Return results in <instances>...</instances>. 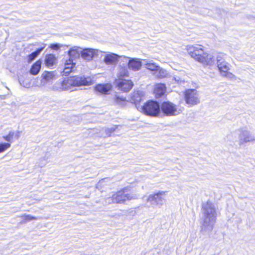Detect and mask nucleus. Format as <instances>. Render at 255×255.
<instances>
[{
    "instance_id": "f257e3e1",
    "label": "nucleus",
    "mask_w": 255,
    "mask_h": 255,
    "mask_svg": "<svg viewBox=\"0 0 255 255\" xmlns=\"http://www.w3.org/2000/svg\"><path fill=\"white\" fill-rule=\"evenodd\" d=\"M203 222L201 232L204 234L210 233L216 222L217 212L215 205L210 201L204 203L202 207Z\"/></svg>"
},
{
    "instance_id": "f03ea898",
    "label": "nucleus",
    "mask_w": 255,
    "mask_h": 255,
    "mask_svg": "<svg viewBox=\"0 0 255 255\" xmlns=\"http://www.w3.org/2000/svg\"><path fill=\"white\" fill-rule=\"evenodd\" d=\"M160 107L159 104L153 101L146 103L143 106H138L137 110L146 115L156 116L160 112Z\"/></svg>"
},
{
    "instance_id": "7ed1b4c3",
    "label": "nucleus",
    "mask_w": 255,
    "mask_h": 255,
    "mask_svg": "<svg viewBox=\"0 0 255 255\" xmlns=\"http://www.w3.org/2000/svg\"><path fill=\"white\" fill-rule=\"evenodd\" d=\"M167 192L159 191L157 192L150 194L147 199L151 206H157L160 208L166 202Z\"/></svg>"
},
{
    "instance_id": "20e7f679",
    "label": "nucleus",
    "mask_w": 255,
    "mask_h": 255,
    "mask_svg": "<svg viewBox=\"0 0 255 255\" xmlns=\"http://www.w3.org/2000/svg\"><path fill=\"white\" fill-rule=\"evenodd\" d=\"M127 191V189L124 188L113 194L111 199L112 202L123 203L127 200L129 201L137 198L136 196L134 194L126 193Z\"/></svg>"
},
{
    "instance_id": "39448f33",
    "label": "nucleus",
    "mask_w": 255,
    "mask_h": 255,
    "mask_svg": "<svg viewBox=\"0 0 255 255\" xmlns=\"http://www.w3.org/2000/svg\"><path fill=\"white\" fill-rule=\"evenodd\" d=\"M239 144L255 142V136L246 127L241 128L239 134Z\"/></svg>"
},
{
    "instance_id": "423d86ee",
    "label": "nucleus",
    "mask_w": 255,
    "mask_h": 255,
    "mask_svg": "<svg viewBox=\"0 0 255 255\" xmlns=\"http://www.w3.org/2000/svg\"><path fill=\"white\" fill-rule=\"evenodd\" d=\"M184 99L186 103L189 107H192L200 103L198 92L195 89H188L184 92Z\"/></svg>"
},
{
    "instance_id": "0eeeda50",
    "label": "nucleus",
    "mask_w": 255,
    "mask_h": 255,
    "mask_svg": "<svg viewBox=\"0 0 255 255\" xmlns=\"http://www.w3.org/2000/svg\"><path fill=\"white\" fill-rule=\"evenodd\" d=\"M203 47V46L198 44L188 45L186 50L191 57L200 62L203 57V53H205Z\"/></svg>"
},
{
    "instance_id": "6e6552de",
    "label": "nucleus",
    "mask_w": 255,
    "mask_h": 255,
    "mask_svg": "<svg viewBox=\"0 0 255 255\" xmlns=\"http://www.w3.org/2000/svg\"><path fill=\"white\" fill-rule=\"evenodd\" d=\"M160 108L163 113L168 116L177 115L181 112L175 105L169 102H163L161 104Z\"/></svg>"
},
{
    "instance_id": "1a4fd4ad",
    "label": "nucleus",
    "mask_w": 255,
    "mask_h": 255,
    "mask_svg": "<svg viewBox=\"0 0 255 255\" xmlns=\"http://www.w3.org/2000/svg\"><path fill=\"white\" fill-rule=\"evenodd\" d=\"M56 73L55 71H44L41 76V80L35 85L40 88L45 87L48 83L56 79Z\"/></svg>"
},
{
    "instance_id": "9d476101",
    "label": "nucleus",
    "mask_w": 255,
    "mask_h": 255,
    "mask_svg": "<svg viewBox=\"0 0 255 255\" xmlns=\"http://www.w3.org/2000/svg\"><path fill=\"white\" fill-rule=\"evenodd\" d=\"M103 54H105L103 61L107 65L115 66L119 61L123 62L122 57L124 56H119L114 53H107L103 51L100 55L103 56Z\"/></svg>"
},
{
    "instance_id": "9b49d317",
    "label": "nucleus",
    "mask_w": 255,
    "mask_h": 255,
    "mask_svg": "<svg viewBox=\"0 0 255 255\" xmlns=\"http://www.w3.org/2000/svg\"><path fill=\"white\" fill-rule=\"evenodd\" d=\"M123 62L128 63V68L133 71H137L141 69L142 62L140 59L133 58L124 56L122 57Z\"/></svg>"
},
{
    "instance_id": "f8f14e48",
    "label": "nucleus",
    "mask_w": 255,
    "mask_h": 255,
    "mask_svg": "<svg viewBox=\"0 0 255 255\" xmlns=\"http://www.w3.org/2000/svg\"><path fill=\"white\" fill-rule=\"evenodd\" d=\"M71 77L64 79L61 83H55L52 87V89L55 91H73V85Z\"/></svg>"
},
{
    "instance_id": "ddd939ff",
    "label": "nucleus",
    "mask_w": 255,
    "mask_h": 255,
    "mask_svg": "<svg viewBox=\"0 0 255 255\" xmlns=\"http://www.w3.org/2000/svg\"><path fill=\"white\" fill-rule=\"evenodd\" d=\"M218 68L222 76L225 77L229 79H235V76L229 71L230 64L226 61L217 64Z\"/></svg>"
},
{
    "instance_id": "4468645a",
    "label": "nucleus",
    "mask_w": 255,
    "mask_h": 255,
    "mask_svg": "<svg viewBox=\"0 0 255 255\" xmlns=\"http://www.w3.org/2000/svg\"><path fill=\"white\" fill-rule=\"evenodd\" d=\"M102 51L98 49L93 48H85L82 49L81 57L86 61H90L94 57L99 55Z\"/></svg>"
},
{
    "instance_id": "2eb2a0df",
    "label": "nucleus",
    "mask_w": 255,
    "mask_h": 255,
    "mask_svg": "<svg viewBox=\"0 0 255 255\" xmlns=\"http://www.w3.org/2000/svg\"><path fill=\"white\" fill-rule=\"evenodd\" d=\"M71 78L74 88L75 87L88 86L92 84V80L89 77L85 78L82 76H73Z\"/></svg>"
},
{
    "instance_id": "dca6fc26",
    "label": "nucleus",
    "mask_w": 255,
    "mask_h": 255,
    "mask_svg": "<svg viewBox=\"0 0 255 255\" xmlns=\"http://www.w3.org/2000/svg\"><path fill=\"white\" fill-rule=\"evenodd\" d=\"M116 83L119 89L125 92H128L133 86V83L130 80L123 79L117 80Z\"/></svg>"
},
{
    "instance_id": "f3484780",
    "label": "nucleus",
    "mask_w": 255,
    "mask_h": 255,
    "mask_svg": "<svg viewBox=\"0 0 255 255\" xmlns=\"http://www.w3.org/2000/svg\"><path fill=\"white\" fill-rule=\"evenodd\" d=\"M82 48L78 46H73L71 47L68 51V55L69 59L73 60L74 59H77L81 55Z\"/></svg>"
},
{
    "instance_id": "a211bd4d",
    "label": "nucleus",
    "mask_w": 255,
    "mask_h": 255,
    "mask_svg": "<svg viewBox=\"0 0 255 255\" xmlns=\"http://www.w3.org/2000/svg\"><path fill=\"white\" fill-rule=\"evenodd\" d=\"M203 65H212L215 63L213 56L206 52L203 53V57L200 61Z\"/></svg>"
},
{
    "instance_id": "6ab92c4d",
    "label": "nucleus",
    "mask_w": 255,
    "mask_h": 255,
    "mask_svg": "<svg viewBox=\"0 0 255 255\" xmlns=\"http://www.w3.org/2000/svg\"><path fill=\"white\" fill-rule=\"evenodd\" d=\"M75 63H73V60L69 59L66 60L65 63L64 68L62 72L63 75H67L73 71Z\"/></svg>"
},
{
    "instance_id": "aec40b11",
    "label": "nucleus",
    "mask_w": 255,
    "mask_h": 255,
    "mask_svg": "<svg viewBox=\"0 0 255 255\" xmlns=\"http://www.w3.org/2000/svg\"><path fill=\"white\" fill-rule=\"evenodd\" d=\"M111 88L112 86L110 84H99L95 87V90L102 94H107Z\"/></svg>"
},
{
    "instance_id": "412c9836",
    "label": "nucleus",
    "mask_w": 255,
    "mask_h": 255,
    "mask_svg": "<svg viewBox=\"0 0 255 255\" xmlns=\"http://www.w3.org/2000/svg\"><path fill=\"white\" fill-rule=\"evenodd\" d=\"M166 87L164 84H157L155 85L154 90V94L157 98L161 97L165 92Z\"/></svg>"
},
{
    "instance_id": "4be33fe9",
    "label": "nucleus",
    "mask_w": 255,
    "mask_h": 255,
    "mask_svg": "<svg viewBox=\"0 0 255 255\" xmlns=\"http://www.w3.org/2000/svg\"><path fill=\"white\" fill-rule=\"evenodd\" d=\"M142 95L141 92L139 91L134 92L131 97V102L135 104L136 108L138 106H141L139 104L140 102L142 100Z\"/></svg>"
},
{
    "instance_id": "5701e85b",
    "label": "nucleus",
    "mask_w": 255,
    "mask_h": 255,
    "mask_svg": "<svg viewBox=\"0 0 255 255\" xmlns=\"http://www.w3.org/2000/svg\"><path fill=\"white\" fill-rule=\"evenodd\" d=\"M142 61L145 68L148 70L153 72H157L158 70L159 66L155 63L145 59L142 60Z\"/></svg>"
},
{
    "instance_id": "b1692460",
    "label": "nucleus",
    "mask_w": 255,
    "mask_h": 255,
    "mask_svg": "<svg viewBox=\"0 0 255 255\" xmlns=\"http://www.w3.org/2000/svg\"><path fill=\"white\" fill-rule=\"evenodd\" d=\"M41 62L40 60L37 61L32 66L30 73L34 75H37L40 71L41 69Z\"/></svg>"
},
{
    "instance_id": "393cba45",
    "label": "nucleus",
    "mask_w": 255,
    "mask_h": 255,
    "mask_svg": "<svg viewBox=\"0 0 255 255\" xmlns=\"http://www.w3.org/2000/svg\"><path fill=\"white\" fill-rule=\"evenodd\" d=\"M56 57L53 54L47 55L45 59V63L47 67L53 66L56 62Z\"/></svg>"
},
{
    "instance_id": "a878e982",
    "label": "nucleus",
    "mask_w": 255,
    "mask_h": 255,
    "mask_svg": "<svg viewBox=\"0 0 255 255\" xmlns=\"http://www.w3.org/2000/svg\"><path fill=\"white\" fill-rule=\"evenodd\" d=\"M18 81L20 85L24 88H29L31 86L30 80L27 77H19Z\"/></svg>"
},
{
    "instance_id": "bb28decb",
    "label": "nucleus",
    "mask_w": 255,
    "mask_h": 255,
    "mask_svg": "<svg viewBox=\"0 0 255 255\" xmlns=\"http://www.w3.org/2000/svg\"><path fill=\"white\" fill-rule=\"evenodd\" d=\"M126 66H122L121 65L119 67L118 76L119 77H128V70Z\"/></svg>"
},
{
    "instance_id": "cd10ccee",
    "label": "nucleus",
    "mask_w": 255,
    "mask_h": 255,
    "mask_svg": "<svg viewBox=\"0 0 255 255\" xmlns=\"http://www.w3.org/2000/svg\"><path fill=\"white\" fill-rule=\"evenodd\" d=\"M44 46L41 48L37 49L35 51L29 54L27 57V61L29 63L31 62L40 53L44 48Z\"/></svg>"
},
{
    "instance_id": "c85d7f7f",
    "label": "nucleus",
    "mask_w": 255,
    "mask_h": 255,
    "mask_svg": "<svg viewBox=\"0 0 255 255\" xmlns=\"http://www.w3.org/2000/svg\"><path fill=\"white\" fill-rule=\"evenodd\" d=\"M114 101L117 105L121 107L125 106L128 102L125 98L120 96H116Z\"/></svg>"
},
{
    "instance_id": "c756f323",
    "label": "nucleus",
    "mask_w": 255,
    "mask_h": 255,
    "mask_svg": "<svg viewBox=\"0 0 255 255\" xmlns=\"http://www.w3.org/2000/svg\"><path fill=\"white\" fill-rule=\"evenodd\" d=\"M117 128L116 126H114L111 128H103L102 129V131L103 132L102 133V136L104 137L110 136L111 133L116 130Z\"/></svg>"
},
{
    "instance_id": "7c9ffc66",
    "label": "nucleus",
    "mask_w": 255,
    "mask_h": 255,
    "mask_svg": "<svg viewBox=\"0 0 255 255\" xmlns=\"http://www.w3.org/2000/svg\"><path fill=\"white\" fill-rule=\"evenodd\" d=\"M225 56L226 55L223 53H218L216 56L217 64L225 61Z\"/></svg>"
},
{
    "instance_id": "2f4dec72",
    "label": "nucleus",
    "mask_w": 255,
    "mask_h": 255,
    "mask_svg": "<svg viewBox=\"0 0 255 255\" xmlns=\"http://www.w3.org/2000/svg\"><path fill=\"white\" fill-rule=\"evenodd\" d=\"M14 131H10L8 133V135L6 136H4L3 137V139H5L6 141L8 142H11L13 141V138L14 137Z\"/></svg>"
},
{
    "instance_id": "473e14b6",
    "label": "nucleus",
    "mask_w": 255,
    "mask_h": 255,
    "mask_svg": "<svg viewBox=\"0 0 255 255\" xmlns=\"http://www.w3.org/2000/svg\"><path fill=\"white\" fill-rule=\"evenodd\" d=\"M10 144L9 143H0V153L4 152L7 149L10 147Z\"/></svg>"
},
{
    "instance_id": "72a5a7b5",
    "label": "nucleus",
    "mask_w": 255,
    "mask_h": 255,
    "mask_svg": "<svg viewBox=\"0 0 255 255\" xmlns=\"http://www.w3.org/2000/svg\"><path fill=\"white\" fill-rule=\"evenodd\" d=\"M21 217H22V219L24 221H25V222L30 221L33 220L38 219V218L36 217L32 216L30 215H26V214L23 215V216H21Z\"/></svg>"
},
{
    "instance_id": "f704fd0d",
    "label": "nucleus",
    "mask_w": 255,
    "mask_h": 255,
    "mask_svg": "<svg viewBox=\"0 0 255 255\" xmlns=\"http://www.w3.org/2000/svg\"><path fill=\"white\" fill-rule=\"evenodd\" d=\"M157 71L158 72V77L159 78L164 77L167 75L166 71L164 69L161 68L160 67Z\"/></svg>"
},
{
    "instance_id": "c9c22d12",
    "label": "nucleus",
    "mask_w": 255,
    "mask_h": 255,
    "mask_svg": "<svg viewBox=\"0 0 255 255\" xmlns=\"http://www.w3.org/2000/svg\"><path fill=\"white\" fill-rule=\"evenodd\" d=\"M60 45L59 44H51L50 46V47L53 49H54V50H57L59 48H60Z\"/></svg>"
},
{
    "instance_id": "e433bc0d",
    "label": "nucleus",
    "mask_w": 255,
    "mask_h": 255,
    "mask_svg": "<svg viewBox=\"0 0 255 255\" xmlns=\"http://www.w3.org/2000/svg\"><path fill=\"white\" fill-rule=\"evenodd\" d=\"M174 80L176 82L180 84L184 82V81L182 80L179 77H174Z\"/></svg>"
},
{
    "instance_id": "4c0bfd02",
    "label": "nucleus",
    "mask_w": 255,
    "mask_h": 255,
    "mask_svg": "<svg viewBox=\"0 0 255 255\" xmlns=\"http://www.w3.org/2000/svg\"><path fill=\"white\" fill-rule=\"evenodd\" d=\"M20 133H21V131H17L16 132H14V137L15 138H16V139H18L20 137Z\"/></svg>"
},
{
    "instance_id": "58836bf2",
    "label": "nucleus",
    "mask_w": 255,
    "mask_h": 255,
    "mask_svg": "<svg viewBox=\"0 0 255 255\" xmlns=\"http://www.w3.org/2000/svg\"><path fill=\"white\" fill-rule=\"evenodd\" d=\"M106 179H103L100 180L99 182V184H102V183L106 180Z\"/></svg>"
},
{
    "instance_id": "ea45409f",
    "label": "nucleus",
    "mask_w": 255,
    "mask_h": 255,
    "mask_svg": "<svg viewBox=\"0 0 255 255\" xmlns=\"http://www.w3.org/2000/svg\"><path fill=\"white\" fill-rule=\"evenodd\" d=\"M6 88L7 89V90H9V88L8 87H6Z\"/></svg>"
}]
</instances>
